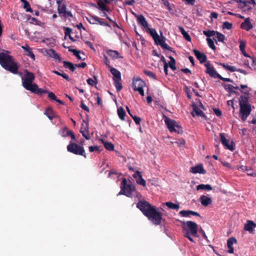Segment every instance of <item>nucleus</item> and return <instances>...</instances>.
<instances>
[{"mask_svg":"<svg viewBox=\"0 0 256 256\" xmlns=\"http://www.w3.org/2000/svg\"><path fill=\"white\" fill-rule=\"evenodd\" d=\"M29 91L40 96L48 92V90L39 88L38 84H34L33 87Z\"/></svg>","mask_w":256,"mask_h":256,"instance_id":"18","label":"nucleus"},{"mask_svg":"<svg viewBox=\"0 0 256 256\" xmlns=\"http://www.w3.org/2000/svg\"><path fill=\"white\" fill-rule=\"evenodd\" d=\"M190 210H182L180 212L179 214L184 217H190Z\"/></svg>","mask_w":256,"mask_h":256,"instance_id":"52","label":"nucleus"},{"mask_svg":"<svg viewBox=\"0 0 256 256\" xmlns=\"http://www.w3.org/2000/svg\"><path fill=\"white\" fill-rule=\"evenodd\" d=\"M106 54L113 59L122 58V56H119V52L117 50H106Z\"/></svg>","mask_w":256,"mask_h":256,"instance_id":"25","label":"nucleus"},{"mask_svg":"<svg viewBox=\"0 0 256 256\" xmlns=\"http://www.w3.org/2000/svg\"><path fill=\"white\" fill-rule=\"evenodd\" d=\"M98 8L100 10L103 11L104 12H109L110 10V9H108L106 8V4L102 0H99L98 2Z\"/></svg>","mask_w":256,"mask_h":256,"instance_id":"35","label":"nucleus"},{"mask_svg":"<svg viewBox=\"0 0 256 256\" xmlns=\"http://www.w3.org/2000/svg\"><path fill=\"white\" fill-rule=\"evenodd\" d=\"M47 94H48V97L50 100H56V97L53 92H48Z\"/></svg>","mask_w":256,"mask_h":256,"instance_id":"58","label":"nucleus"},{"mask_svg":"<svg viewBox=\"0 0 256 256\" xmlns=\"http://www.w3.org/2000/svg\"><path fill=\"white\" fill-rule=\"evenodd\" d=\"M145 84L144 82L139 78L132 80V88L134 91L136 89L142 88Z\"/></svg>","mask_w":256,"mask_h":256,"instance_id":"14","label":"nucleus"},{"mask_svg":"<svg viewBox=\"0 0 256 256\" xmlns=\"http://www.w3.org/2000/svg\"><path fill=\"white\" fill-rule=\"evenodd\" d=\"M206 41L208 45V46L213 50H215L216 48L214 46L213 40L212 38H206Z\"/></svg>","mask_w":256,"mask_h":256,"instance_id":"45","label":"nucleus"},{"mask_svg":"<svg viewBox=\"0 0 256 256\" xmlns=\"http://www.w3.org/2000/svg\"><path fill=\"white\" fill-rule=\"evenodd\" d=\"M224 88L226 90H227L228 92H229L230 93H234V94H236V92L234 90V86L231 85V84H224Z\"/></svg>","mask_w":256,"mask_h":256,"instance_id":"40","label":"nucleus"},{"mask_svg":"<svg viewBox=\"0 0 256 256\" xmlns=\"http://www.w3.org/2000/svg\"><path fill=\"white\" fill-rule=\"evenodd\" d=\"M216 31H214V30H204L203 31L204 34L208 38L212 36H214L216 35Z\"/></svg>","mask_w":256,"mask_h":256,"instance_id":"42","label":"nucleus"},{"mask_svg":"<svg viewBox=\"0 0 256 256\" xmlns=\"http://www.w3.org/2000/svg\"><path fill=\"white\" fill-rule=\"evenodd\" d=\"M242 168L244 170L247 172L248 175L250 176H254L256 175L255 173L252 169L249 168L246 166H242Z\"/></svg>","mask_w":256,"mask_h":256,"instance_id":"41","label":"nucleus"},{"mask_svg":"<svg viewBox=\"0 0 256 256\" xmlns=\"http://www.w3.org/2000/svg\"><path fill=\"white\" fill-rule=\"evenodd\" d=\"M184 236L188 238L190 242H194L193 238L191 236V234L190 232H187L184 233Z\"/></svg>","mask_w":256,"mask_h":256,"instance_id":"57","label":"nucleus"},{"mask_svg":"<svg viewBox=\"0 0 256 256\" xmlns=\"http://www.w3.org/2000/svg\"><path fill=\"white\" fill-rule=\"evenodd\" d=\"M89 22L91 24H96L98 22L99 18L96 16H90L89 18H87Z\"/></svg>","mask_w":256,"mask_h":256,"instance_id":"43","label":"nucleus"},{"mask_svg":"<svg viewBox=\"0 0 256 256\" xmlns=\"http://www.w3.org/2000/svg\"><path fill=\"white\" fill-rule=\"evenodd\" d=\"M204 66L206 67V72L207 74H208L211 77L218 78L217 76H218L220 74L217 72L214 67L209 62H206Z\"/></svg>","mask_w":256,"mask_h":256,"instance_id":"12","label":"nucleus"},{"mask_svg":"<svg viewBox=\"0 0 256 256\" xmlns=\"http://www.w3.org/2000/svg\"><path fill=\"white\" fill-rule=\"evenodd\" d=\"M184 225L182 226L184 232H190L191 235L198 237V224L192 221L182 222Z\"/></svg>","mask_w":256,"mask_h":256,"instance_id":"8","label":"nucleus"},{"mask_svg":"<svg viewBox=\"0 0 256 256\" xmlns=\"http://www.w3.org/2000/svg\"><path fill=\"white\" fill-rule=\"evenodd\" d=\"M26 54L30 56L32 60H35V56L32 52V49L31 48H28V50H26Z\"/></svg>","mask_w":256,"mask_h":256,"instance_id":"47","label":"nucleus"},{"mask_svg":"<svg viewBox=\"0 0 256 256\" xmlns=\"http://www.w3.org/2000/svg\"><path fill=\"white\" fill-rule=\"evenodd\" d=\"M164 4L166 7L167 10H172V8H171L170 3L168 1H164Z\"/></svg>","mask_w":256,"mask_h":256,"instance_id":"64","label":"nucleus"},{"mask_svg":"<svg viewBox=\"0 0 256 256\" xmlns=\"http://www.w3.org/2000/svg\"><path fill=\"white\" fill-rule=\"evenodd\" d=\"M169 58L170 59V62H169V66L172 70H176V60L172 56H170Z\"/></svg>","mask_w":256,"mask_h":256,"instance_id":"38","label":"nucleus"},{"mask_svg":"<svg viewBox=\"0 0 256 256\" xmlns=\"http://www.w3.org/2000/svg\"><path fill=\"white\" fill-rule=\"evenodd\" d=\"M256 228V224L253 221L248 220L244 225V230L249 232L250 233L252 232L254 229Z\"/></svg>","mask_w":256,"mask_h":256,"instance_id":"21","label":"nucleus"},{"mask_svg":"<svg viewBox=\"0 0 256 256\" xmlns=\"http://www.w3.org/2000/svg\"><path fill=\"white\" fill-rule=\"evenodd\" d=\"M110 72L113 75V80H121V74L119 70L117 69L110 67Z\"/></svg>","mask_w":256,"mask_h":256,"instance_id":"26","label":"nucleus"},{"mask_svg":"<svg viewBox=\"0 0 256 256\" xmlns=\"http://www.w3.org/2000/svg\"><path fill=\"white\" fill-rule=\"evenodd\" d=\"M24 76L22 78V84L24 88L30 90L33 87L35 76L33 73L29 72L27 70H24Z\"/></svg>","mask_w":256,"mask_h":256,"instance_id":"5","label":"nucleus"},{"mask_svg":"<svg viewBox=\"0 0 256 256\" xmlns=\"http://www.w3.org/2000/svg\"><path fill=\"white\" fill-rule=\"evenodd\" d=\"M190 172L192 174H206V170L204 168L202 164H200L196 166L192 167L190 168Z\"/></svg>","mask_w":256,"mask_h":256,"instance_id":"17","label":"nucleus"},{"mask_svg":"<svg viewBox=\"0 0 256 256\" xmlns=\"http://www.w3.org/2000/svg\"><path fill=\"white\" fill-rule=\"evenodd\" d=\"M196 190H212V186L210 184H200L196 186Z\"/></svg>","mask_w":256,"mask_h":256,"instance_id":"29","label":"nucleus"},{"mask_svg":"<svg viewBox=\"0 0 256 256\" xmlns=\"http://www.w3.org/2000/svg\"><path fill=\"white\" fill-rule=\"evenodd\" d=\"M62 2V0H58L56 1L58 13L60 15L62 14V16L65 18H68V17L72 18L73 16L71 12L66 10V4Z\"/></svg>","mask_w":256,"mask_h":256,"instance_id":"9","label":"nucleus"},{"mask_svg":"<svg viewBox=\"0 0 256 256\" xmlns=\"http://www.w3.org/2000/svg\"><path fill=\"white\" fill-rule=\"evenodd\" d=\"M114 84L117 92H120L122 88L121 80H114Z\"/></svg>","mask_w":256,"mask_h":256,"instance_id":"37","label":"nucleus"},{"mask_svg":"<svg viewBox=\"0 0 256 256\" xmlns=\"http://www.w3.org/2000/svg\"><path fill=\"white\" fill-rule=\"evenodd\" d=\"M90 152H92L94 151H99V148L98 146H90L88 148Z\"/></svg>","mask_w":256,"mask_h":256,"instance_id":"60","label":"nucleus"},{"mask_svg":"<svg viewBox=\"0 0 256 256\" xmlns=\"http://www.w3.org/2000/svg\"><path fill=\"white\" fill-rule=\"evenodd\" d=\"M214 112L215 114L218 116H222V112L221 110L218 108H214Z\"/></svg>","mask_w":256,"mask_h":256,"instance_id":"63","label":"nucleus"},{"mask_svg":"<svg viewBox=\"0 0 256 256\" xmlns=\"http://www.w3.org/2000/svg\"><path fill=\"white\" fill-rule=\"evenodd\" d=\"M165 205L170 209L178 210L180 208V204L178 203L174 204L172 202H168L165 203Z\"/></svg>","mask_w":256,"mask_h":256,"instance_id":"34","label":"nucleus"},{"mask_svg":"<svg viewBox=\"0 0 256 256\" xmlns=\"http://www.w3.org/2000/svg\"><path fill=\"white\" fill-rule=\"evenodd\" d=\"M160 46L164 48V49H166V50H170V52H173V50H172V48L169 46L166 43V42H164L163 44H162Z\"/></svg>","mask_w":256,"mask_h":256,"instance_id":"54","label":"nucleus"},{"mask_svg":"<svg viewBox=\"0 0 256 256\" xmlns=\"http://www.w3.org/2000/svg\"><path fill=\"white\" fill-rule=\"evenodd\" d=\"M237 242L236 238L232 237L227 240V246L228 248V252L230 254L234 252V248L232 245L234 244H236Z\"/></svg>","mask_w":256,"mask_h":256,"instance_id":"22","label":"nucleus"},{"mask_svg":"<svg viewBox=\"0 0 256 256\" xmlns=\"http://www.w3.org/2000/svg\"><path fill=\"white\" fill-rule=\"evenodd\" d=\"M232 24L228 22H225L223 23L222 28L224 29L230 30L232 28Z\"/></svg>","mask_w":256,"mask_h":256,"instance_id":"51","label":"nucleus"},{"mask_svg":"<svg viewBox=\"0 0 256 256\" xmlns=\"http://www.w3.org/2000/svg\"><path fill=\"white\" fill-rule=\"evenodd\" d=\"M184 38L188 42L191 41V38L188 34L186 32L184 34H182Z\"/></svg>","mask_w":256,"mask_h":256,"instance_id":"62","label":"nucleus"},{"mask_svg":"<svg viewBox=\"0 0 256 256\" xmlns=\"http://www.w3.org/2000/svg\"><path fill=\"white\" fill-rule=\"evenodd\" d=\"M146 31L150 34L152 37L154 41H156V39L158 38V34L155 29L150 28L148 26L146 28Z\"/></svg>","mask_w":256,"mask_h":256,"instance_id":"28","label":"nucleus"},{"mask_svg":"<svg viewBox=\"0 0 256 256\" xmlns=\"http://www.w3.org/2000/svg\"><path fill=\"white\" fill-rule=\"evenodd\" d=\"M67 150L68 152L76 155L82 156L85 158L86 157L84 148L72 141H70L68 145Z\"/></svg>","mask_w":256,"mask_h":256,"instance_id":"7","label":"nucleus"},{"mask_svg":"<svg viewBox=\"0 0 256 256\" xmlns=\"http://www.w3.org/2000/svg\"><path fill=\"white\" fill-rule=\"evenodd\" d=\"M240 28L246 31H249L253 28L250 18H247L245 19L244 21L240 24Z\"/></svg>","mask_w":256,"mask_h":256,"instance_id":"20","label":"nucleus"},{"mask_svg":"<svg viewBox=\"0 0 256 256\" xmlns=\"http://www.w3.org/2000/svg\"><path fill=\"white\" fill-rule=\"evenodd\" d=\"M216 38L218 42H224L225 38V36L223 34L216 32Z\"/></svg>","mask_w":256,"mask_h":256,"instance_id":"46","label":"nucleus"},{"mask_svg":"<svg viewBox=\"0 0 256 256\" xmlns=\"http://www.w3.org/2000/svg\"><path fill=\"white\" fill-rule=\"evenodd\" d=\"M131 116L132 117V118H133L134 120V121L136 124H140V122L142 120L140 118L133 115H131Z\"/></svg>","mask_w":256,"mask_h":256,"instance_id":"53","label":"nucleus"},{"mask_svg":"<svg viewBox=\"0 0 256 256\" xmlns=\"http://www.w3.org/2000/svg\"><path fill=\"white\" fill-rule=\"evenodd\" d=\"M166 38L164 36H162L161 38H160L158 36V38L156 39V41H154L155 43L158 44L161 46L162 44H163L165 42Z\"/></svg>","mask_w":256,"mask_h":256,"instance_id":"48","label":"nucleus"},{"mask_svg":"<svg viewBox=\"0 0 256 256\" xmlns=\"http://www.w3.org/2000/svg\"><path fill=\"white\" fill-rule=\"evenodd\" d=\"M68 51L72 52L73 54L76 56L78 60H85L84 58H82L80 55V54L81 53L84 56V54L83 52H81L80 50H78L76 49L71 48L70 47H68Z\"/></svg>","mask_w":256,"mask_h":256,"instance_id":"24","label":"nucleus"},{"mask_svg":"<svg viewBox=\"0 0 256 256\" xmlns=\"http://www.w3.org/2000/svg\"><path fill=\"white\" fill-rule=\"evenodd\" d=\"M24 3V8L26 10V12H32V10L30 8V4L28 1H25Z\"/></svg>","mask_w":256,"mask_h":256,"instance_id":"50","label":"nucleus"},{"mask_svg":"<svg viewBox=\"0 0 256 256\" xmlns=\"http://www.w3.org/2000/svg\"><path fill=\"white\" fill-rule=\"evenodd\" d=\"M80 132L86 140H90V136L89 134L88 125L87 122L85 124H82V127L80 128Z\"/></svg>","mask_w":256,"mask_h":256,"instance_id":"15","label":"nucleus"},{"mask_svg":"<svg viewBox=\"0 0 256 256\" xmlns=\"http://www.w3.org/2000/svg\"><path fill=\"white\" fill-rule=\"evenodd\" d=\"M72 130H68L67 127H64L60 130V134L64 138L69 136Z\"/></svg>","mask_w":256,"mask_h":256,"instance_id":"33","label":"nucleus"},{"mask_svg":"<svg viewBox=\"0 0 256 256\" xmlns=\"http://www.w3.org/2000/svg\"><path fill=\"white\" fill-rule=\"evenodd\" d=\"M133 177L136 179V182L144 186H145L146 185V182L145 180L142 178V174L140 172L137 170L135 173H134L132 175Z\"/></svg>","mask_w":256,"mask_h":256,"instance_id":"16","label":"nucleus"},{"mask_svg":"<svg viewBox=\"0 0 256 256\" xmlns=\"http://www.w3.org/2000/svg\"><path fill=\"white\" fill-rule=\"evenodd\" d=\"M120 187V191L118 194V196L124 194L128 197H130L132 192L135 190L134 186L130 184H128L126 178L122 179Z\"/></svg>","mask_w":256,"mask_h":256,"instance_id":"6","label":"nucleus"},{"mask_svg":"<svg viewBox=\"0 0 256 256\" xmlns=\"http://www.w3.org/2000/svg\"><path fill=\"white\" fill-rule=\"evenodd\" d=\"M200 201L201 204L204 206H208L212 202V198L204 195H202L200 197Z\"/></svg>","mask_w":256,"mask_h":256,"instance_id":"23","label":"nucleus"},{"mask_svg":"<svg viewBox=\"0 0 256 256\" xmlns=\"http://www.w3.org/2000/svg\"><path fill=\"white\" fill-rule=\"evenodd\" d=\"M104 148L108 150H114V145L110 142H103Z\"/></svg>","mask_w":256,"mask_h":256,"instance_id":"39","label":"nucleus"},{"mask_svg":"<svg viewBox=\"0 0 256 256\" xmlns=\"http://www.w3.org/2000/svg\"><path fill=\"white\" fill-rule=\"evenodd\" d=\"M64 67L66 68H68L72 72H74L76 70V66H74L72 62L68 61H64Z\"/></svg>","mask_w":256,"mask_h":256,"instance_id":"31","label":"nucleus"},{"mask_svg":"<svg viewBox=\"0 0 256 256\" xmlns=\"http://www.w3.org/2000/svg\"><path fill=\"white\" fill-rule=\"evenodd\" d=\"M48 54L50 56L53 58L55 60H58L59 62L62 60V58L53 49H50L47 51Z\"/></svg>","mask_w":256,"mask_h":256,"instance_id":"27","label":"nucleus"},{"mask_svg":"<svg viewBox=\"0 0 256 256\" xmlns=\"http://www.w3.org/2000/svg\"><path fill=\"white\" fill-rule=\"evenodd\" d=\"M193 52L197 59L199 60L200 64H202L206 62V56L205 54L195 49L193 50Z\"/></svg>","mask_w":256,"mask_h":256,"instance_id":"19","label":"nucleus"},{"mask_svg":"<svg viewBox=\"0 0 256 256\" xmlns=\"http://www.w3.org/2000/svg\"><path fill=\"white\" fill-rule=\"evenodd\" d=\"M117 113L118 116L119 118L122 120H125L126 116V112L124 108L122 106L118 108L117 110Z\"/></svg>","mask_w":256,"mask_h":256,"instance_id":"32","label":"nucleus"},{"mask_svg":"<svg viewBox=\"0 0 256 256\" xmlns=\"http://www.w3.org/2000/svg\"><path fill=\"white\" fill-rule=\"evenodd\" d=\"M218 78H220V80H222V81L224 82H233L234 81L231 80L230 78H225L222 76L220 74H219L218 76H217Z\"/></svg>","mask_w":256,"mask_h":256,"instance_id":"55","label":"nucleus"},{"mask_svg":"<svg viewBox=\"0 0 256 256\" xmlns=\"http://www.w3.org/2000/svg\"><path fill=\"white\" fill-rule=\"evenodd\" d=\"M144 72L150 78L154 80L156 79V75L153 72L148 70H144Z\"/></svg>","mask_w":256,"mask_h":256,"instance_id":"49","label":"nucleus"},{"mask_svg":"<svg viewBox=\"0 0 256 256\" xmlns=\"http://www.w3.org/2000/svg\"><path fill=\"white\" fill-rule=\"evenodd\" d=\"M72 31V30L70 28H64V34L65 36H70V33Z\"/></svg>","mask_w":256,"mask_h":256,"instance_id":"56","label":"nucleus"},{"mask_svg":"<svg viewBox=\"0 0 256 256\" xmlns=\"http://www.w3.org/2000/svg\"><path fill=\"white\" fill-rule=\"evenodd\" d=\"M44 114H46L50 120H52L56 116L55 113L50 108H46Z\"/></svg>","mask_w":256,"mask_h":256,"instance_id":"30","label":"nucleus"},{"mask_svg":"<svg viewBox=\"0 0 256 256\" xmlns=\"http://www.w3.org/2000/svg\"><path fill=\"white\" fill-rule=\"evenodd\" d=\"M220 141L226 148L228 149L231 151H233L234 150V143L232 142L230 143L229 140L226 138L224 134L220 133Z\"/></svg>","mask_w":256,"mask_h":256,"instance_id":"11","label":"nucleus"},{"mask_svg":"<svg viewBox=\"0 0 256 256\" xmlns=\"http://www.w3.org/2000/svg\"><path fill=\"white\" fill-rule=\"evenodd\" d=\"M162 117L168 128L171 132L182 133V127L176 120L170 119L164 114L163 115Z\"/></svg>","mask_w":256,"mask_h":256,"instance_id":"4","label":"nucleus"},{"mask_svg":"<svg viewBox=\"0 0 256 256\" xmlns=\"http://www.w3.org/2000/svg\"><path fill=\"white\" fill-rule=\"evenodd\" d=\"M94 80H93L92 78H89L86 80L88 84L92 86H93L98 83L97 78L96 76H94Z\"/></svg>","mask_w":256,"mask_h":256,"instance_id":"44","label":"nucleus"},{"mask_svg":"<svg viewBox=\"0 0 256 256\" xmlns=\"http://www.w3.org/2000/svg\"><path fill=\"white\" fill-rule=\"evenodd\" d=\"M134 14L136 18L137 22L140 26L145 29L148 26V24L143 15H138L134 13Z\"/></svg>","mask_w":256,"mask_h":256,"instance_id":"13","label":"nucleus"},{"mask_svg":"<svg viewBox=\"0 0 256 256\" xmlns=\"http://www.w3.org/2000/svg\"><path fill=\"white\" fill-rule=\"evenodd\" d=\"M192 107L193 110L192 114L193 116H195L204 118L206 116L204 114L202 110V109H204V106L200 101L197 104L193 103L192 104Z\"/></svg>","mask_w":256,"mask_h":256,"instance_id":"10","label":"nucleus"},{"mask_svg":"<svg viewBox=\"0 0 256 256\" xmlns=\"http://www.w3.org/2000/svg\"><path fill=\"white\" fill-rule=\"evenodd\" d=\"M245 47H246L245 42H244L243 41H240V46H239L240 50L242 51V50H245Z\"/></svg>","mask_w":256,"mask_h":256,"instance_id":"61","label":"nucleus"},{"mask_svg":"<svg viewBox=\"0 0 256 256\" xmlns=\"http://www.w3.org/2000/svg\"><path fill=\"white\" fill-rule=\"evenodd\" d=\"M249 97L246 96H241L238 100L240 105V115L242 121H245L250 114L252 108L249 102Z\"/></svg>","mask_w":256,"mask_h":256,"instance_id":"3","label":"nucleus"},{"mask_svg":"<svg viewBox=\"0 0 256 256\" xmlns=\"http://www.w3.org/2000/svg\"><path fill=\"white\" fill-rule=\"evenodd\" d=\"M104 61L106 65L108 66L110 68V67H112V66H110V60H108V57L106 56H104Z\"/></svg>","mask_w":256,"mask_h":256,"instance_id":"59","label":"nucleus"},{"mask_svg":"<svg viewBox=\"0 0 256 256\" xmlns=\"http://www.w3.org/2000/svg\"><path fill=\"white\" fill-rule=\"evenodd\" d=\"M136 207L153 224L156 226L160 224L162 214L156 210V206L146 200H140L136 204Z\"/></svg>","mask_w":256,"mask_h":256,"instance_id":"1","label":"nucleus"},{"mask_svg":"<svg viewBox=\"0 0 256 256\" xmlns=\"http://www.w3.org/2000/svg\"><path fill=\"white\" fill-rule=\"evenodd\" d=\"M220 65L222 66L226 70L231 72H236V68L234 66H229L227 64L220 63Z\"/></svg>","mask_w":256,"mask_h":256,"instance_id":"36","label":"nucleus"},{"mask_svg":"<svg viewBox=\"0 0 256 256\" xmlns=\"http://www.w3.org/2000/svg\"><path fill=\"white\" fill-rule=\"evenodd\" d=\"M0 64L6 70L14 74H18V66L14 58L4 52L0 53Z\"/></svg>","mask_w":256,"mask_h":256,"instance_id":"2","label":"nucleus"}]
</instances>
